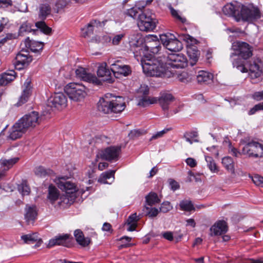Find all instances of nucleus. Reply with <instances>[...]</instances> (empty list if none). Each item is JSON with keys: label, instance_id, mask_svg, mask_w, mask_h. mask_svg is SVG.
I'll return each mask as SVG.
<instances>
[{"label": "nucleus", "instance_id": "1", "mask_svg": "<svg viewBox=\"0 0 263 263\" xmlns=\"http://www.w3.org/2000/svg\"><path fill=\"white\" fill-rule=\"evenodd\" d=\"M222 12L224 15L233 17L237 22L252 23L261 17L260 11L257 6L244 5L237 2L225 5Z\"/></svg>", "mask_w": 263, "mask_h": 263}, {"label": "nucleus", "instance_id": "2", "mask_svg": "<svg viewBox=\"0 0 263 263\" xmlns=\"http://www.w3.org/2000/svg\"><path fill=\"white\" fill-rule=\"evenodd\" d=\"M149 92V87L146 85H141L137 89L135 97L138 101V105L144 107L150 104H155L158 101L165 117H169V105L175 100L173 96L171 93L163 92L160 94L157 99V98L148 96Z\"/></svg>", "mask_w": 263, "mask_h": 263}, {"label": "nucleus", "instance_id": "3", "mask_svg": "<svg viewBox=\"0 0 263 263\" xmlns=\"http://www.w3.org/2000/svg\"><path fill=\"white\" fill-rule=\"evenodd\" d=\"M132 47H140L139 52L141 56L144 57V54L149 55L148 52L152 53L154 55L159 53L161 46L158 37L156 35H151L147 36L145 40L144 45H143V39L139 34L131 35L129 41Z\"/></svg>", "mask_w": 263, "mask_h": 263}, {"label": "nucleus", "instance_id": "4", "mask_svg": "<svg viewBox=\"0 0 263 263\" xmlns=\"http://www.w3.org/2000/svg\"><path fill=\"white\" fill-rule=\"evenodd\" d=\"M143 71L147 76L163 77L166 73V69L162 59L156 58L151 54H144L141 60Z\"/></svg>", "mask_w": 263, "mask_h": 263}, {"label": "nucleus", "instance_id": "5", "mask_svg": "<svg viewBox=\"0 0 263 263\" xmlns=\"http://www.w3.org/2000/svg\"><path fill=\"white\" fill-rule=\"evenodd\" d=\"M125 107V104L122 97L113 96L109 98L108 95L101 98L97 104L98 110L104 114L120 113Z\"/></svg>", "mask_w": 263, "mask_h": 263}, {"label": "nucleus", "instance_id": "6", "mask_svg": "<svg viewBox=\"0 0 263 263\" xmlns=\"http://www.w3.org/2000/svg\"><path fill=\"white\" fill-rule=\"evenodd\" d=\"M241 143L245 144L242 153L249 157L255 158L263 157V145L254 140L244 139Z\"/></svg>", "mask_w": 263, "mask_h": 263}, {"label": "nucleus", "instance_id": "7", "mask_svg": "<svg viewBox=\"0 0 263 263\" xmlns=\"http://www.w3.org/2000/svg\"><path fill=\"white\" fill-rule=\"evenodd\" d=\"M86 87L81 83H70L64 88L70 99L74 101L83 100L87 95Z\"/></svg>", "mask_w": 263, "mask_h": 263}, {"label": "nucleus", "instance_id": "8", "mask_svg": "<svg viewBox=\"0 0 263 263\" xmlns=\"http://www.w3.org/2000/svg\"><path fill=\"white\" fill-rule=\"evenodd\" d=\"M121 151V146H110L100 151L96 156V161L101 158L108 161H116Z\"/></svg>", "mask_w": 263, "mask_h": 263}, {"label": "nucleus", "instance_id": "9", "mask_svg": "<svg viewBox=\"0 0 263 263\" xmlns=\"http://www.w3.org/2000/svg\"><path fill=\"white\" fill-rule=\"evenodd\" d=\"M160 37L163 46L171 51L178 52L183 48L182 43L171 33L161 34Z\"/></svg>", "mask_w": 263, "mask_h": 263}, {"label": "nucleus", "instance_id": "10", "mask_svg": "<svg viewBox=\"0 0 263 263\" xmlns=\"http://www.w3.org/2000/svg\"><path fill=\"white\" fill-rule=\"evenodd\" d=\"M40 117L38 112L32 111L26 114L21 118L17 122L22 127L26 132L39 125Z\"/></svg>", "mask_w": 263, "mask_h": 263}, {"label": "nucleus", "instance_id": "11", "mask_svg": "<svg viewBox=\"0 0 263 263\" xmlns=\"http://www.w3.org/2000/svg\"><path fill=\"white\" fill-rule=\"evenodd\" d=\"M137 24L141 31H151L156 28V21L144 11L138 15Z\"/></svg>", "mask_w": 263, "mask_h": 263}, {"label": "nucleus", "instance_id": "12", "mask_svg": "<svg viewBox=\"0 0 263 263\" xmlns=\"http://www.w3.org/2000/svg\"><path fill=\"white\" fill-rule=\"evenodd\" d=\"M232 49L234 51L230 57L232 58L234 55H239L243 60H246L252 55L251 48L250 45L245 42H236L232 44Z\"/></svg>", "mask_w": 263, "mask_h": 263}, {"label": "nucleus", "instance_id": "13", "mask_svg": "<svg viewBox=\"0 0 263 263\" xmlns=\"http://www.w3.org/2000/svg\"><path fill=\"white\" fill-rule=\"evenodd\" d=\"M110 70L117 78L127 77L131 74L132 70L129 65L123 64L117 60L110 65Z\"/></svg>", "mask_w": 263, "mask_h": 263}, {"label": "nucleus", "instance_id": "14", "mask_svg": "<svg viewBox=\"0 0 263 263\" xmlns=\"http://www.w3.org/2000/svg\"><path fill=\"white\" fill-rule=\"evenodd\" d=\"M246 67L252 79L259 77L262 73L263 64L259 58H253L246 63Z\"/></svg>", "mask_w": 263, "mask_h": 263}, {"label": "nucleus", "instance_id": "15", "mask_svg": "<svg viewBox=\"0 0 263 263\" xmlns=\"http://www.w3.org/2000/svg\"><path fill=\"white\" fill-rule=\"evenodd\" d=\"M67 100L66 96L62 92L55 93L47 100V105L58 109L65 107L67 105Z\"/></svg>", "mask_w": 263, "mask_h": 263}, {"label": "nucleus", "instance_id": "16", "mask_svg": "<svg viewBox=\"0 0 263 263\" xmlns=\"http://www.w3.org/2000/svg\"><path fill=\"white\" fill-rule=\"evenodd\" d=\"M168 64L173 68H183L187 65L186 57L182 53H172L167 57Z\"/></svg>", "mask_w": 263, "mask_h": 263}, {"label": "nucleus", "instance_id": "17", "mask_svg": "<svg viewBox=\"0 0 263 263\" xmlns=\"http://www.w3.org/2000/svg\"><path fill=\"white\" fill-rule=\"evenodd\" d=\"M55 182L58 187L65 192V194L76 195L77 192H79L74 183L67 181L64 177L59 178Z\"/></svg>", "mask_w": 263, "mask_h": 263}, {"label": "nucleus", "instance_id": "18", "mask_svg": "<svg viewBox=\"0 0 263 263\" xmlns=\"http://www.w3.org/2000/svg\"><path fill=\"white\" fill-rule=\"evenodd\" d=\"M32 60V57L27 50H22L16 55L15 65L18 69H21L27 66Z\"/></svg>", "mask_w": 263, "mask_h": 263}, {"label": "nucleus", "instance_id": "19", "mask_svg": "<svg viewBox=\"0 0 263 263\" xmlns=\"http://www.w3.org/2000/svg\"><path fill=\"white\" fill-rule=\"evenodd\" d=\"M75 72L76 76L83 81L94 84H98L99 82V80L95 75L87 72L86 69L83 67H79L76 69Z\"/></svg>", "mask_w": 263, "mask_h": 263}, {"label": "nucleus", "instance_id": "20", "mask_svg": "<svg viewBox=\"0 0 263 263\" xmlns=\"http://www.w3.org/2000/svg\"><path fill=\"white\" fill-rule=\"evenodd\" d=\"M37 215L36 206L27 204L25 209L24 217L27 224H33Z\"/></svg>", "mask_w": 263, "mask_h": 263}, {"label": "nucleus", "instance_id": "21", "mask_svg": "<svg viewBox=\"0 0 263 263\" xmlns=\"http://www.w3.org/2000/svg\"><path fill=\"white\" fill-rule=\"evenodd\" d=\"M69 234L59 235L55 236L54 238L49 240L48 248L52 247L55 245H62L65 247H69Z\"/></svg>", "mask_w": 263, "mask_h": 263}, {"label": "nucleus", "instance_id": "22", "mask_svg": "<svg viewBox=\"0 0 263 263\" xmlns=\"http://www.w3.org/2000/svg\"><path fill=\"white\" fill-rule=\"evenodd\" d=\"M211 235H221L228 231L227 222L224 220H220L215 223L211 228Z\"/></svg>", "mask_w": 263, "mask_h": 263}, {"label": "nucleus", "instance_id": "23", "mask_svg": "<svg viewBox=\"0 0 263 263\" xmlns=\"http://www.w3.org/2000/svg\"><path fill=\"white\" fill-rule=\"evenodd\" d=\"M97 75L99 77L102 78V80L104 81H107L109 83H112L113 82L111 77L110 71L107 68L106 63L101 64L98 67Z\"/></svg>", "mask_w": 263, "mask_h": 263}, {"label": "nucleus", "instance_id": "24", "mask_svg": "<svg viewBox=\"0 0 263 263\" xmlns=\"http://www.w3.org/2000/svg\"><path fill=\"white\" fill-rule=\"evenodd\" d=\"M76 197V195L63 194L60 197L58 204L61 208H67L73 203Z\"/></svg>", "mask_w": 263, "mask_h": 263}, {"label": "nucleus", "instance_id": "25", "mask_svg": "<svg viewBox=\"0 0 263 263\" xmlns=\"http://www.w3.org/2000/svg\"><path fill=\"white\" fill-rule=\"evenodd\" d=\"M26 132L22 127L17 123H15L12 126L9 138L13 140H15L18 138H21L22 135Z\"/></svg>", "mask_w": 263, "mask_h": 263}, {"label": "nucleus", "instance_id": "26", "mask_svg": "<svg viewBox=\"0 0 263 263\" xmlns=\"http://www.w3.org/2000/svg\"><path fill=\"white\" fill-rule=\"evenodd\" d=\"M74 236L78 243L81 246L86 247L89 245L91 239L89 237H85L83 232L77 229L74 232Z\"/></svg>", "mask_w": 263, "mask_h": 263}, {"label": "nucleus", "instance_id": "27", "mask_svg": "<svg viewBox=\"0 0 263 263\" xmlns=\"http://www.w3.org/2000/svg\"><path fill=\"white\" fill-rule=\"evenodd\" d=\"M187 53L190 58V64L192 66L196 64L198 60L200 54L199 51L196 46H191L187 48Z\"/></svg>", "mask_w": 263, "mask_h": 263}, {"label": "nucleus", "instance_id": "28", "mask_svg": "<svg viewBox=\"0 0 263 263\" xmlns=\"http://www.w3.org/2000/svg\"><path fill=\"white\" fill-rule=\"evenodd\" d=\"M21 239L24 241V243L30 244L34 242L37 241L35 247H39L42 242L41 239H39L38 235L36 233L28 234L24 235L21 236Z\"/></svg>", "mask_w": 263, "mask_h": 263}, {"label": "nucleus", "instance_id": "29", "mask_svg": "<svg viewBox=\"0 0 263 263\" xmlns=\"http://www.w3.org/2000/svg\"><path fill=\"white\" fill-rule=\"evenodd\" d=\"M213 75L206 71L201 70L197 76V80L199 83H209L212 81Z\"/></svg>", "mask_w": 263, "mask_h": 263}, {"label": "nucleus", "instance_id": "30", "mask_svg": "<svg viewBox=\"0 0 263 263\" xmlns=\"http://www.w3.org/2000/svg\"><path fill=\"white\" fill-rule=\"evenodd\" d=\"M25 46L27 48H30L33 52H37L41 50L44 46L43 43L31 41L29 37L25 39Z\"/></svg>", "mask_w": 263, "mask_h": 263}, {"label": "nucleus", "instance_id": "31", "mask_svg": "<svg viewBox=\"0 0 263 263\" xmlns=\"http://www.w3.org/2000/svg\"><path fill=\"white\" fill-rule=\"evenodd\" d=\"M101 23L97 20L91 21L87 26L82 29L83 36L86 37L90 35L93 33L94 27L101 26Z\"/></svg>", "mask_w": 263, "mask_h": 263}, {"label": "nucleus", "instance_id": "32", "mask_svg": "<svg viewBox=\"0 0 263 263\" xmlns=\"http://www.w3.org/2000/svg\"><path fill=\"white\" fill-rule=\"evenodd\" d=\"M51 13V7L48 4H42L39 6L38 16L41 20H44Z\"/></svg>", "mask_w": 263, "mask_h": 263}, {"label": "nucleus", "instance_id": "33", "mask_svg": "<svg viewBox=\"0 0 263 263\" xmlns=\"http://www.w3.org/2000/svg\"><path fill=\"white\" fill-rule=\"evenodd\" d=\"M15 72L11 71L10 73H4L0 75V85H6L15 79Z\"/></svg>", "mask_w": 263, "mask_h": 263}, {"label": "nucleus", "instance_id": "34", "mask_svg": "<svg viewBox=\"0 0 263 263\" xmlns=\"http://www.w3.org/2000/svg\"><path fill=\"white\" fill-rule=\"evenodd\" d=\"M48 199L51 203H54V202L58 200L60 194L59 190L55 187V186L51 184L48 187Z\"/></svg>", "mask_w": 263, "mask_h": 263}, {"label": "nucleus", "instance_id": "35", "mask_svg": "<svg viewBox=\"0 0 263 263\" xmlns=\"http://www.w3.org/2000/svg\"><path fill=\"white\" fill-rule=\"evenodd\" d=\"M222 164L224 168L232 174H235L234 163L233 159L229 156L224 157L222 159Z\"/></svg>", "mask_w": 263, "mask_h": 263}, {"label": "nucleus", "instance_id": "36", "mask_svg": "<svg viewBox=\"0 0 263 263\" xmlns=\"http://www.w3.org/2000/svg\"><path fill=\"white\" fill-rule=\"evenodd\" d=\"M232 65L234 68H236L242 73L248 72V68L246 67L244 60L239 57L234 59L232 61Z\"/></svg>", "mask_w": 263, "mask_h": 263}, {"label": "nucleus", "instance_id": "37", "mask_svg": "<svg viewBox=\"0 0 263 263\" xmlns=\"http://www.w3.org/2000/svg\"><path fill=\"white\" fill-rule=\"evenodd\" d=\"M146 204L153 206L161 202V199L158 197L157 193L151 192L145 197Z\"/></svg>", "mask_w": 263, "mask_h": 263}, {"label": "nucleus", "instance_id": "38", "mask_svg": "<svg viewBox=\"0 0 263 263\" xmlns=\"http://www.w3.org/2000/svg\"><path fill=\"white\" fill-rule=\"evenodd\" d=\"M179 205L181 211L191 212L195 210L193 203L191 200H182L180 202Z\"/></svg>", "mask_w": 263, "mask_h": 263}, {"label": "nucleus", "instance_id": "39", "mask_svg": "<svg viewBox=\"0 0 263 263\" xmlns=\"http://www.w3.org/2000/svg\"><path fill=\"white\" fill-rule=\"evenodd\" d=\"M36 176L40 177H45L53 173V171L50 169H47L42 166H39L35 168L34 170Z\"/></svg>", "mask_w": 263, "mask_h": 263}, {"label": "nucleus", "instance_id": "40", "mask_svg": "<svg viewBox=\"0 0 263 263\" xmlns=\"http://www.w3.org/2000/svg\"><path fill=\"white\" fill-rule=\"evenodd\" d=\"M20 160L19 157H14L9 159L2 158L0 160V164L2 166L9 170L15 164H16Z\"/></svg>", "mask_w": 263, "mask_h": 263}, {"label": "nucleus", "instance_id": "41", "mask_svg": "<svg viewBox=\"0 0 263 263\" xmlns=\"http://www.w3.org/2000/svg\"><path fill=\"white\" fill-rule=\"evenodd\" d=\"M35 26L39 30V33L43 32L46 34H49L51 32V28L48 27L43 20L35 23Z\"/></svg>", "mask_w": 263, "mask_h": 263}, {"label": "nucleus", "instance_id": "42", "mask_svg": "<svg viewBox=\"0 0 263 263\" xmlns=\"http://www.w3.org/2000/svg\"><path fill=\"white\" fill-rule=\"evenodd\" d=\"M115 170H110L102 173L98 179V181L104 184L107 183V179H110L111 177L113 178V179H115Z\"/></svg>", "mask_w": 263, "mask_h": 263}, {"label": "nucleus", "instance_id": "43", "mask_svg": "<svg viewBox=\"0 0 263 263\" xmlns=\"http://www.w3.org/2000/svg\"><path fill=\"white\" fill-rule=\"evenodd\" d=\"M207 166L212 173H218L219 169L212 157L210 156L205 157Z\"/></svg>", "mask_w": 263, "mask_h": 263}, {"label": "nucleus", "instance_id": "44", "mask_svg": "<svg viewBox=\"0 0 263 263\" xmlns=\"http://www.w3.org/2000/svg\"><path fill=\"white\" fill-rule=\"evenodd\" d=\"M32 32L33 34H39V30L38 29H32L31 28V26L29 24L27 23H24L22 24V25L20 26L19 29V34L20 35H22L24 32Z\"/></svg>", "mask_w": 263, "mask_h": 263}, {"label": "nucleus", "instance_id": "45", "mask_svg": "<svg viewBox=\"0 0 263 263\" xmlns=\"http://www.w3.org/2000/svg\"><path fill=\"white\" fill-rule=\"evenodd\" d=\"M28 89H23V93L20 97L18 102L16 103L17 106H20L25 103L28 100L30 93L28 92Z\"/></svg>", "mask_w": 263, "mask_h": 263}, {"label": "nucleus", "instance_id": "46", "mask_svg": "<svg viewBox=\"0 0 263 263\" xmlns=\"http://www.w3.org/2000/svg\"><path fill=\"white\" fill-rule=\"evenodd\" d=\"M18 190L23 195H28L30 192V189L27 184L26 181H23L21 185L19 186Z\"/></svg>", "mask_w": 263, "mask_h": 263}, {"label": "nucleus", "instance_id": "47", "mask_svg": "<svg viewBox=\"0 0 263 263\" xmlns=\"http://www.w3.org/2000/svg\"><path fill=\"white\" fill-rule=\"evenodd\" d=\"M171 129V128H164L162 130L158 132L155 134L153 135L150 138L149 140L152 141L153 140H155L159 138L162 137L166 133L170 131Z\"/></svg>", "mask_w": 263, "mask_h": 263}, {"label": "nucleus", "instance_id": "48", "mask_svg": "<svg viewBox=\"0 0 263 263\" xmlns=\"http://www.w3.org/2000/svg\"><path fill=\"white\" fill-rule=\"evenodd\" d=\"M171 13L172 15L176 20L179 21L182 23H184L186 22V18L184 17H182L180 15H179L177 10L174 9L172 7H170V8Z\"/></svg>", "mask_w": 263, "mask_h": 263}, {"label": "nucleus", "instance_id": "49", "mask_svg": "<svg viewBox=\"0 0 263 263\" xmlns=\"http://www.w3.org/2000/svg\"><path fill=\"white\" fill-rule=\"evenodd\" d=\"M260 110H263V102L259 103L254 105V107L251 108L249 111L248 114L249 115H252Z\"/></svg>", "mask_w": 263, "mask_h": 263}, {"label": "nucleus", "instance_id": "50", "mask_svg": "<svg viewBox=\"0 0 263 263\" xmlns=\"http://www.w3.org/2000/svg\"><path fill=\"white\" fill-rule=\"evenodd\" d=\"M172 209L171 203L168 201H164L161 204L160 208V211L163 213H167Z\"/></svg>", "mask_w": 263, "mask_h": 263}, {"label": "nucleus", "instance_id": "51", "mask_svg": "<svg viewBox=\"0 0 263 263\" xmlns=\"http://www.w3.org/2000/svg\"><path fill=\"white\" fill-rule=\"evenodd\" d=\"M254 184L259 186H263V177L259 175H255L252 178Z\"/></svg>", "mask_w": 263, "mask_h": 263}, {"label": "nucleus", "instance_id": "52", "mask_svg": "<svg viewBox=\"0 0 263 263\" xmlns=\"http://www.w3.org/2000/svg\"><path fill=\"white\" fill-rule=\"evenodd\" d=\"M139 10V8L133 7L127 10L126 14L132 18H136Z\"/></svg>", "mask_w": 263, "mask_h": 263}, {"label": "nucleus", "instance_id": "53", "mask_svg": "<svg viewBox=\"0 0 263 263\" xmlns=\"http://www.w3.org/2000/svg\"><path fill=\"white\" fill-rule=\"evenodd\" d=\"M145 208L148 211L146 213V215L148 216L149 217H155L158 215L159 213L158 209L156 208H150L145 205Z\"/></svg>", "mask_w": 263, "mask_h": 263}, {"label": "nucleus", "instance_id": "54", "mask_svg": "<svg viewBox=\"0 0 263 263\" xmlns=\"http://www.w3.org/2000/svg\"><path fill=\"white\" fill-rule=\"evenodd\" d=\"M139 219L140 218L137 216V214L136 213H134L128 217L126 220V224H137V222Z\"/></svg>", "mask_w": 263, "mask_h": 263}, {"label": "nucleus", "instance_id": "55", "mask_svg": "<svg viewBox=\"0 0 263 263\" xmlns=\"http://www.w3.org/2000/svg\"><path fill=\"white\" fill-rule=\"evenodd\" d=\"M124 36V34H119L115 35L112 39V44L114 45H118Z\"/></svg>", "mask_w": 263, "mask_h": 263}, {"label": "nucleus", "instance_id": "56", "mask_svg": "<svg viewBox=\"0 0 263 263\" xmlns=\"http://www.w3.org/2000/svg\"><path fill=\"white\" fill-rule=\"evenodd\" d=\"M252 98L257 101L263 100V90L255 92L252 95Z\"/></svg>", "mask_w": 263, "mask_h": 263}, {"label": "nucleus", "instance_id": "57", "mask_svg": "<svg viewBox=\"0 0 263 263\" xmlns=\"http://www.w3.org/2000/svg\"><path fill=\"white\" fill-rule=\"evenodd\" d=\"M229 153L232 155H233V156H234L235 157H238L241 155V154H242V152L241 153L237 148H236L232 146H229Z\"/></svg>", "mask_w": 263, "mask_h": 263}, {"label": "nucleus", "instance_id": "58", "mask_svg": "<svg viewBox=\"0 0 263 263\" xmlns=\"http://www.w3.org/2000/svg\"><path fill=\"white\" fill-rule=\"evenodd\" d=\"M142 134V132L140 130H134L130 131L129 136L131 138H135L139 137Z\"/></svg>", "mask_w": 263, "mask_h": 263}, {"label": "nucleus", "instance_id": "59", "mask_svg": "<svg viewBox=\"0 0 263 263\" xmlns=\"http://www.w3.org/2000/svg\"><path fill=\"white\" fill-rule=\"evenodd\" d=\"M55 5L58 9H62L66 6L67 2L66 0H58Z\"/></svg>", "mask_w": 263, "mask_h": 263}, {"label": "nucleus", "instance_id": "60", "mask_svg": "<svg viewBox=\"0 0 263 263\" xmlns=\"http://www.w3.org/2000/svg\"><path fill=\"white\" fill-rule=\"evenodd\" d=\"M180 38L181 40H182L187 43H192L194 40L193 37L188 34H182V35L180 36Z\"/></svg>", "mask_w": 263, "mask_h": 263}, {"label": "nucleus", "instance_id": "61", "mask_svg": "<svg viewBox=\"0 0 263 263\" xmlns=\"http://www.w3.org/2000/svg\"><path fill=\"white\" fill-rule=\"evenodd\" d=\"M170 185L171 186V189L173 191H176L179 189L180 187L178 183L173 179H171L170 181Z\"/></svg>", "mask_w": 263, "mask_h": 263}, {"label": "nucleus", "instance_id": "62", "mask_svg": "<svg viewBox=\"0 0 263 263\" xmlns=\"http://www.w3.org/2000/svg\"><path fill=\"white\" fill-rule=\"evenodd\" d=\"M186 164L191 167H194L197 165V162L195 159L192 158H188L186 159Z\"/></svg>", "mask_w": 263, "mask_h": 263}, {"label": "nucleus", "instance_id": "63", "mask_svg": "<svg viewBox=\"0 0 263 263\" xmlns=\"http://www.w3.org/2000/svg\"><path fill=\"white\" fill-rule=\"evenodd\" d=\"M163 236L166 239L172 241L173 239V233L171 232H166L163 233Z\"/></svg>", "mask_w": 263, "mask_h": 263}, {"label": "nucleus", "instance_id": "64", "mask_svg": "<svg viewBox=\"0 0 263 263\" xmlns=\"http://www.w3.org/2000/svg\"><path fill=\"white\" fill-rule=\"evenodd\" d=\"M31 81L29 79H27L25 82L24 83L23 87V89H28V92L31 93V86H30Z\"/></svg>", "mask_w": 263, "mask_h": 263}]
</instances>
